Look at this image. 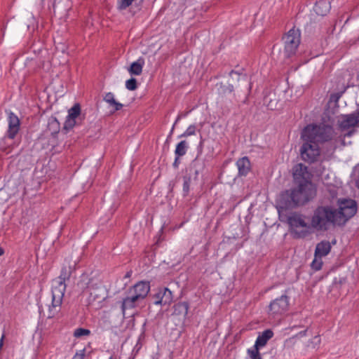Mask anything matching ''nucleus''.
Listing matches in <instances>:
<instances>
[{
  "instance_id": "10",
  "label": "nucleus",
  "mask_w": 359,
  "mask_h": 359,
  "mask_svg": "<svg viewBox=\"0 0 359 359\" xmlns=\"http://www.w3.org/2000/svg\"><path fill=\"white\" fill-rule=\"evenodd\" d=\"M77 119L81 120V106L79 103L74 104V106L68 110V115L64 123L62 130L67 132L72 129L74 126L80 124L81 123H79Z\"/></svg>"
},
{
  "instance_id": "19",
  "label": "nucleus",
  "mask_w": 359,
  "mask_h": 359,
  "mask_svg": "<svg viewBox=\"0 0 359 359\" xmlns=\"http://www.w3.org/2000/svg\"><path fill=\"white\" fill-rule=\"evenodd\" d=\"M238 176H246L251 170V164L247 156L239 158L236 162Z\"/></svg>"
},
{
  "instance_id": "9",
  "label": "nucleus",
  "mask_w": 359,
  "mask_h": 359,
  "mask_svg": "<svg viewBox=\"0 0 359 359\" xmlns=\"http://www.w3.org/2000/svg\"><path fill=\"white\" fill-rule=\"evenodd\" d=\"M87 289L90 291L89 304L101 303L106 299L104 288L93 280L87 283Z\"/></svg>"
},
{
  "instance_id": "6",
  "label": "nucleus",
  "mask_w": 359,
  "mask_h": 359,
  "mask_svg": "<svg viewBox=\"0 0 359 359\" xmlns=\"http://www.w3.org/2000/svg\"><path fill=\"white\" fill-rule=\"evenodd\" d=\"M66 287V283L53 281L52 287V304L49 309V312L52 316H49V318L53 317L55 313L60 311V306L62 303Z\"/></svg>"
},
{
  "instance_id": "1",
  "label": "nucleus",
  "mask_w": 359,
  "mask_h": 359,
  "mask_svg": "<svg viewBox=\"0 0 359 359\" xmlns=\"http://www.w3.org/2000/svg\"><path fill=\"white\" fill-rule=\"evenodd\" d=\"M295 188L285 190L280 194L278 201V211L280 215L283 211L295 209L313 199L316 189L311 182V175L308 168L302 163L296 164L293 168Z\"/></svg>"
},
{
  "instance_id": "4",
  "label": "nucleus",
  "mask_w": 359,
  "mask_h": 359,
  "mask_svg": "<svg viewBox=\"0 0 359 359\" xmlns=\"http://www.w3.org/2000/svg\"><path fill=\"white\" fill-rule=\"evenodd\" d=\"M305 216L297 212H291L286 216L287 222L290 227V232L295 239L304 238L309 233L312 227L305 221Z\"/></svg>"
},
{
  "instance_id": "32",
  "label": "nucleus",
  "mask_w": 359,
  "mask_h": 359,
  "mask_svg": "<svg viewBox=\"0 0 359 359\" xmlns=\"http://www.w3.org/2000/svg\"><path fill=\"white\" fill-rule=\"evenodd\" d=\"M248 353L250 357V359H262L259 349L257 348H252V349L248 350Z\"/></svg>"
},
{
  "instance_id": "12",
  "label": "nucleus",
  "mask_w": 359,
  "mask_h": 359,
  "mask_svg": "<svg viewBox=\"0 0 359 359\" xmlns=\"http://www.w3.org/2000/svg\"><path fill=\"white\" fill-rule=\"evenodd\" d=\"M229 76L233 79L238 81V83L236 86V88L240 89L241 91L245 95V100H247L252 88L251 82L250 81L248 76L246 74H239L234 70H231L229 72Z\"/></svg>"
},
{
  "instance_id": "37",
  "label": "nucleus",
  "mask_w": 359,
  "mask_h": 359,
  "mask_svg": "<svg viewBox=\"0 0 359 359\" xmlns=\"http://www.w3.org/2000/svg\"><path fill=\"white\" fill-rule=\"evenodd\" d=\"M49 126H55V133H57L58 132V129H59V122L57 121V120L55 118H53L50 121H49Z\"/></svg>"
},
{
  "instance_id": "42",
  "label": "nucleus",
  "mask_w": 359,
  "mask_h": 359,
  "mask_svg": "<svg viewBox=\"0 0 359 359\" xmlns=\"http://www.w3.org/2000/svg\"><path fill=\"white\" fill-rule=\"evenodd\" d=\"M355 132V129H352L349 131H348L345 135H344V137H351L352 136Z\"/></svg>"
},
{
  "instance_id": "48",
  "label": "nucleus",
  "mask_w": 359,
  "mask_h": 359,
  "mask_svg": "<svg viewBox=\"0 0 359 359\" xmlns=\"http://www.w3.org/2000/svg\"><path fill=\"white\" fill-rule=\"evenodd\" d=\"M4 253V250L0 247V256L3 255Z\"/></svg>"
},
{
  "instance_id": "21",
  "label": "nucleus",
  "mask_w": 359,
  "mask_h": 359,
  "mask_svg": "<svg viewBox=\"0 0 359 359\" xmlns=\"http://www.w3.org/2000/svg\"><path fill=\"white\" fill-rule=\"evenodd\" d=\"M189 304L187 302H180L173 306L172 314L175 316H182L185 318L188 313Z\"/></svg>"
},
{
  "instance_id": "27",
  "label": "nucleus",
  "mask_w": 359,
  "mask_h": 359,
  "mask_svg": "<svg viewBox=\"0 0 359 359\" xmlns=\"http://www.w3.org/2000/svg\"><path fill=\"white\" fill-rule=\"evenodd\" d=\"M136 0H117V8L119 11L126 10L127 8L130 6L134 1ZM144 0H141L143 1Z\"/></svg>"
},
{
  "instance_id": "2",
  "label": "nucleus",
  "mask_w": 359,
  "mask_h": 359,
  "mask_svg": "<svg viewBox=\"0 0 359 359\" xmlns=\"http://www.w3.org/2000/svg\"><path fill=\"white\" fill-rule=\"evenodd\" d=\"M336 208L332 205L318 206L313 212L311 226L318 231H327L330 225L341 227Z\"/></svg>"
},
{
  "instance_id": "15",
  "label": "nucleus",
  "mask_w": 359,
  "mask_h": 359,
  "mask_svg": "<svg viewBox=\"0 0 359 359\" xmlns=\"http://www.w3.org/2000/svg\"><path fill=\"white\" fill-rule=\"evenodd\" d=\"M20 130V120L18 117L13 112L8 115V129L7 137L9 139H14Z\"/></svg>"
},
{
  "instance_id": "41",
  "label": "nucleus",
  "mask_w": 359,
  "mask_h": 359,
  "mask_svg": "<svg viewBox=\"0 0 359 359\" xmlns=\"http://www.w3.org/2000/svg\"><path fill=\"white\" fill-rule=\"evenodd\" d=\"M112 107H114V111H118L123 107V104L116 101V104H113Z\"/></svg>"
},
{
  "instance_id": "13",
  "label": "nucleus",
  "mask_w": 359,
  "mask_h": 359,
  "mask_svg": "<svg viewBox=\"0 0 359 359\" xmlns=\"http://www.w3.org/2000/svg\"><path fill=\"white\" fill-rule=\"evenodd\" d=\"M198 161L194 160L189 167L186 169V174L183 176V196H187L190 191V184L191 177L194 175V179L197 178L199 171L197 169Z\"/></svg>"
},
{
  "instance_id": "44",
  "label": "nucleus",
  "mask_w": 359,
  "mask_h": 359,
  "mask_svg": "<svg viewBox=\"0 0 359 359\" xmlns=\"http://www.w3.org/2000/svg\"><path fill=\"white\" fill-rule=\"evenodd\" d=\"M116 100L114 98L111 100H109L107 102L109 104L110 106H113V104H116Z\"/></svg>"
},
{
  "instance_id": "38",
  "label": "nucleus",
  "mask_w": 359,
  "mask_h": 359,
  "mask_svg": "<svg viewBox=\"0 0 359 359\" xmlns=\"http://www.w3.org/2000/svg\"><path fill=\"white\" fill-rule=\"evenodd\" d=\"M85 355V348L81 350L80 353H76L72 359H83Z\"/></svg>"
},
{
  "instance_id": "36",
  "label": "nucleus",
  "mask_w": 359,
  "mask_h": 359,
  "mask_svg": "<svg viewBox=\"0 0 359 359\" xmlns=\"http://www.w3.org/2000/svg\"><path fill=\"white\" fill-rule=\"evenodd\" d=\"M127 297L135 306L137 305V303L140 300H142L137 295L130 292L129 290H128V294Z\"/></svg>"
},
{
  "instance_id": "53",
  "label": "nucleus",
  "mask_w": 359,
  "mask_h": 359,
  "mask_svg": "<svg viewBox=\"0 0 359 359\" xmlns=\"http://www.w3.org/2000/svg\"><path fill=\"white\" fill-rule=\"evenodd\" d=\"M109 359H113V357H112V356H111V357L109 358Z\"/></svg>"
},
{
  "instance_id": "18",
  "label": "nucleus",
  "mask_w": 359,
  "mask_h": 359,
  "mask_svg": "<svg viewBox=\"0 0 359 359\" xmlns=\"http://www.w3.org/2000/svg\"><path fill=\"white\" fill-rule=\"evenodd\" d=\"M330 2L328 0H318L314 6V11L320 16L326 15L330 11Z\"/></svg>"
},
{
  "instance_id": "7",
  "label": "nucleus",
  "mask_w": 359,
  "mask_h": 359,
  "mask_svg": "<svg viewBox=\"0 0 359 359\" xmlns=\"http://www.w3.org/2000/svg\"><path fill=\"white\" fill-rule=\"evenodd\" d=\"M285 54L286 57H290L296 53L300 43V32L294 28L291 29L284 37Z\"/></svg>"
},
{
  "instance_id": "31",
  "label": "nucleus",
  "mask_w": 359,
  "mask_h": 359,
  "mask_svg": "<svg viewBox=\"0 0 359 359\" xmlns=\"http://www.w3.org/2000/svg\"><path fill=\"white\" fill-rule=\"evenodd\" d=\"M311 268L314 269L315 271H318L321 269L323 266V261L321 258H319L318 257H316L313 260L311 264Z\"/></svg>"
},
{
  "instance_id": "50",
  "label": "nucleus",
  "mask_w": 359,
  "mask_h": 359,
  "mask_svg": "<svg viewBox=\"0 0 359 359\" xmlns=\"http://www.w3.org/2000/svg\"><path fill=\"white\" fill-rule=\"evenodd\" d=\"M130 272H128V273H126V278H128V277H130Z\"/></svg>"
},
{
  "instance_id": "45",
  "label": "nucleus",
  "mask_w": 359,
  "mask_h": 359,
  "mask_svg": "<svg viewBox=\"0 0 359 359\" xmlns=\"http://www.w3.org/2000/svg\"><path fill=\"white\" fill-rule=\"evenodd\" d=\"M306 332H307V330H304V331L300 332L298 334H297V336H300V337L305 336Z\"/></svg>"
},
{
  "instance_id": "43",
  "label": "nucleus",
  "mask_w": 359,
  "mask_h": 359,
  "mask_svg": "<svg viewBox=\"0 0 359 359\" xmlns=\"http://www.w3.org/2000/svg\"><path fill=\"white\" fill-rule=\"evenodd\" d=\"M186 114H184V115H182V114H180V115H178V116H177V119H176V121H175V123H174V125H173V126H172V130H171V131H172V130H173L174 127H175V124H176V123H177L180 120V118H182V116H186Z\"/></svg>"
},
{
  "instance_id": "54",
  "label": "nucleus",
  "mask_w": 359,
  "mask_h": 359,
  "mask_svg": "<svg viewBox=\"0 0 359 359\" xmlns=\"http://www.w3.org/2000/svg\"><path fill=\"white\" fill-rule=\"evenodd\" d=\"M358 111H359V109H358Z\"/></svg>"
},
{
  "instance_id": "22",
  "label": "nucleus",
  "mask_w": 359,
  "mask_h": 359,
  "mask_svg": "<svg viewBox=\"0 0 359 359\" xmlns=\"http://www.w3.org/2000/svg\"><path fill=\"white\" fill-rule=\"evenodd\" d=\"M73 271L74 268L72 266H63L62 267L60 276L56 279H54L53 281L65 283L66 281L69 280Z\"/></svg>"
},
{
  "instance_id": "34",
  "label": "nucleus",
  "mask_w": 359,
  "mask_h": 359,
  "mask_svg": "<svg viewBox=\"0 0 359 359\" xmlns=\"http://www.w3.org/2000/svg\"><path fill=\"white\" fill-rule=\"evenodd\" d=\"M346 88H344L342 91L332 93L330 97V102L337 103L339 98L341 97L343 93L345 92Z\"/></svg>"
},
{
  "instance_id": "51",
  "label": "nucleus",
  "mask_w": 359,
  "mask_h": 359,
  "mask_svg": "<svg viewBox=\"0 0 359 359\" xmlns=\"http://www.w3.org/2000/svg\"><path fill=\"white\" fill-rule=\"evenodd\" d=\"M334 149H335V147L332 146V154L334 152Z\"/></svg>"
},
{
  "instance_id": "20",
  "label": "nucleus",
  "mask_w": 359,
  "mask_h": 359,
  "mask_svg": "<svg viewBox=\"0 0 359 359\" xmlns=\"http://www.w3.org/2000/svg\"><path fill=\"white\" fill-rule=\"evenodd\" d=\"M273 336V332L271 330L268 329L264 330L261 334H259L257 340L255 341V344L254 345V348H257L259 349L261 347L264 346L267 341L271 339Z\"/></svg>"
},
{
  "instance_id": "11",
  "label": "nucleus",
  "mask_w": 359,
  "mask_h": 359,
  "mask_svg": "<svg viewBox=\"0 0 359 359\" xmlns=\"http://www.w3.org/2000/svg\"><path fill=\"white\" fill-rule=\"evenodd\" d=\"M289 308V297L283 294L280 297L272 301L269 306V311L272 315L283 314Z\"/></svg>"
},
{
  "instance_id": "29",
  "label": "nucleus",
  "mask_w": 359,
  "mask_h": 359,
  "mask_svg": "<svg viewBox=\"0 0 359 359\" xmlns=\"http://www.w3.org/2000/svg\"><path fill=\"white\" fill-rule=\"evenodd\" d=\"M90 333L91 332L88 329L79 327L74 330L73 335L76 338H80L84 336H89Z\"/></svg>"
},
{
  "instance_id": "26",
  "label": "nucleus",
  "mask_w": 359,
  "mask_h": 359,
  "mask_svg": "<svg viewBox=\"0 0 359 359\" xmlns=\"http://www.w3.org/2000/svg\"><path fill=\"white\" fill-rule=\"evenodd\" d=\"M163 305L169 304L172 300V292L167 287L161 289Z\"/></svg>"
},
{
  "instance_id": "40",
  "label": "nucleus",
  "mask_w": 359,
  "mask_h": 359,
  "mask_svg": "<svg viewBox=\"0 0 359 359\" xmlns=\"http://www.w3.org/2000/svg\"><path fill=\"white\" fill-rule=\"evenodd\" d=\"M180 156H176V157H175V161H174V163L172 164V165H173V167L175 168H177L179 165H180Z\"/></svg>"
},
{
  "instance_id": "33",
  "label": "nucleus",
  "mask_w": 359,
  "mask_h": 359,
  "mask_svg": "<svg viewBox=\"0 0 359 359\" xmlns=\"http://www.w3.org/2000/svg\"><path fill=\"white\" fill-rule=\"evenodd\" d=\"M161 289L156 292L155 294L152 296L153 303L156 305H163V298Z\"/></svg>"
},
{
  "instance_id": "30",
  "label": "nucleus",
  "mask_w": 359,
  "mask_h": 359,
  "mask_svg": "<svg viewBox=\"0 0 359 359\" xmlns=\"http://www.w3.org/2000/svg\"><path fill=\"white\" fill-rule=\"evenodd\" d=\"M126 87L129 90H135L137 88V81L135 78H130L126 82Z\"/></svg>"
},
{
  "instance_id": "52",
  "label": "nucleus",
  "mask_w": 359,
  "mask_h": 359,
  "mask_svg": "<svg viewBox=\"0 0 359 359\" xmlns=\"http://www.w3.org/2000/svg\"><path fill=\"white\" fill-rule=\"evenodd\" d=\"M332 243L334 245V244L336 243V240H335V239H334V240L332 241Z\"/></svg>"
},
{
  "instance_id": "23",
  "label": "nucleus",
  "mask_w": 359,
  "mask_h": 359,
  "mask_svg": "<svg viewBox=\"0 0 359 359\" xmlns=\"http://www.w3.org/2000/svg\"><path fill=\"white\" fill-rule=\"evenodd\" d=\"M144 63V59L141 58V57L139 58L137 61L133 62L130 65V66L128 69V72L132 75H136V76L140 75L142 72V67H143Z\"/></svg>"
},
{
  "instance_id": "16",
  "label": "nucleus",
  "mask_w": 359,
  "mask_h": 359,
  "mask_svg": "<svg viewBox=\"0 0 359 359\" xmlns=\"http://www.w3.org/2000/svg\"><path fill=\"white\" fill-rule=\"evenodd\" d=\"M150 290L149 282L140 281L129 289L130 292L137 295L141 299H144Z\"/></svg>"
},
{
  "instance_id": "3",
  "label": "nucleus",
  "mask_w": 359,
  "mask_h": 359,
  "mask_svg": "<svg viewBox=\"0 0 359 359\" xmlns=\"http://www.w3.org/2000/svg\"><path fill=\"white\" fill-rule=\"evenodd\" d=\"M333 133L334 129L329 125H308L303 129L301 138L318 144L332 140Z\"/></svg>"
},
{
  "instance_id": "14",
  "label": "nucleus",
  "mask_w": 359,
  "mask_h": 359,
  "mask_svg": "<svg viewBox=\"0 0 359 359\" xmlns=\"http://www.w3.org/2000/svg\"><path fill=\"white\" fill-rule=\"evenodd\" d=\"M359 123V111L343 116V119L339 122V128L344 131L350 128L355 127Z\"/></svg>"
},
{
  "instance_id": "35",
  "label": "nucleus",
  "mask_w": 359,
  "mask_h": 359,
  "mask_svg": "<svg viewBox=\"0 0 359 359\" xmlns=\"http://www.w3.org/2000/svg\"><path fill=\"white\" fill-rule=\"evenodd\" d=\"M196 133V126L195 125H191L188 127V128L186 130V131L182 134L180 137H188L193 135H195Z\"/></svg>"
},
{
  "instance_id": "24",
  "label": "nucleus",
  "mask_w": 359,
  "mask_h": 359,
  "mask_svg": "<svg viewBox=\"0 0 359 359\" xmlns=\"http://www.w3.org/2000/svg\"><path fill=\"white\" fill-rule=\"evenodd\" d=\"M217 86H219L217 88V93L222 97L225 96L226 93H231L234 90L233 86L231 84L226 86L222 83H220L219 84H217Z\"/></svg>"
},
{
  "instance_id": "39",
  "label": "nucleus",
  "mask_w": 359,
  "mask_h": 359,
  "mask_svg": "<svg viewBox=\"0 0 359 359\" xmlns=\"http://www.w3.org/2000/svg\"><path fill=\"white\" fill-rule=\"evenodd\" d=\"M114 94L112 93H107L105 96L104 97V100L105 102H107L109 101V100H111V99H114Z\"/></svg>"
},
{
  "instance_id": "17",
  "label": "nucleus",
  "mask_w": 359,
  "mask_h": 359,
  "mask_svg": "<svg viewBox=\"0 0 359 359\" xmlns=\"http://www.w3.org/2000/svg\"><path fill=\"white\" fill-rule=\"evenodd\" d=\"M331 243L327 241H322L316 245L314 256L322 258L327 255L331 251Z\"/></svg>"
},
{
  "instance_id": "49",
  "label": "nucleus",
  "mask_w": 359,
  "mask_h": 359,
  "mask_svg": "<svg viewBox=\"0 0 359 359\" xmlns=\"http://www.w3.org/2000/svg\"><path fill=\"white\" fill-rule=\"evenodd\" d=\"M1 32H2V35L4 36V32H5V27L1 29Z\"/></svg>"
},
{
  "instance_id": "8",
  "label": "nucleus",
  "mask_w": 359,
  "mask_h": 359,
  "mask_svg": "<svg viewBox=\"0 0 359 359\" xmlns=\"http://www.w3.org/2000/svg\"><path fill=\"white\" fill-rule=\"evenodd\" d=\"M300 154L304 161L310 164L316 162L320 155L318 144L304 141L300 149Z\"/></svg>"
},
{
  "instance_id": "47",
  "label": "nucleus",
  "mask_w": 359,
  "mask_h": 359,
  "mask_svg": "<svg viewBox=\"0 0 359 359\" xmlns=\"http://www.w3.org/2000/svg\"><path fill=\"white\" fill-rule=\"evenodd\" d=\"M6 154H9L10 153V151H11V149L9 147L8 148H5V149L4 150Z\"/></svg>"
},
{
  "instance_id": "5",
  "label": "nucleus",
  "mask_w": 359,
  "mask_h": 359,
  "mask_svg": "<svg viewBox=\"0 0 359 359\" xmlns=\"http://www.w3.org/2000/svg\"><path fill=\"white\" fill-rule=\"evenodd\" d=\"M336 211L337 217L341 227L344 226L347 222L355 215L358 211V203L355 200L351 198H339L337 200Z\"/></svg>"
},
{
  "instance_id": "46",
  "label": "nucleus",
  "mask_w": 359,
  "mask_h": 359,
  "mask_svg": "<svg viewBox=\"0 0 359 359\" xmlns=\"http://www.w3.org/2000/svg\"><path fill=\"white\" fill-rule=\"evenodd\" d=\"M4 335H2L1 339H0V349L1 348L2 346H3V343H4Z\"/></svg>"
},
{
  "instance_id": "28",
  "label": "nucleus",
  "mask_w": 359,
  "mask_h": 359,
  "mask_svg": "<svg viewBox=\"0 0 359 359\" xmlns=\"http://www.w3.org/2000/svg\"><path fill=\"white\" fill-rule=\"evenodd\" d=\"M136 306L128 298V297L123 299L121 302V310L125 314V311L127 309H134Z\"/></svg>"
},
{
  "instance_id": "25",
  "label": "nucleus",
  "mask_w": 359,
  "mask_h": 359,
  "mask_svg": "<svg viewBox=\"0 0 359 359\" xmlns=\"http://www.w3.org/2000/svg\"><path fill=\"white\" fill-rule=\"evenodd\" d=\"M188 149L187 142L185 140H182L180 142L177 146L175 151V156H182L186 154L187 150Z\"/></svg>"
}]
</instances>
